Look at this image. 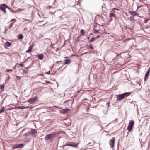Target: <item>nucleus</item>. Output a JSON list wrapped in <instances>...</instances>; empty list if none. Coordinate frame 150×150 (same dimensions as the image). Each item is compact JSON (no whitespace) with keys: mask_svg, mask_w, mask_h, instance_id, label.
I'll use <instances>...</instances> for the list:
<instances>
[{"mask_svg":"<svg viewBox=\"0 0 150 150\" xmlns=\"http://www.w3.org/2000/svg\"><path fill=\"white\" fill-rule=\"evenodd\" d=\"M56 134L55 133H52L47 135L45 137V138L47 140L53 138L56 135Z\"/></svg>","mask_w":150,"mask_h":150,"instance_id":"nucleus-3","label":"nucleus"},{"mask_svg":"<svg viewBox=\"0 0 150 150\" xmlns=\"http://www.w3.org/2000/svg\"><path fill=\"white\" fill-rule=\"evenodd\" d=\"M150 72V68H149L148 69V70L146 72L145 75L146 77H148L149 76V74Z\"/></svg>","mask_w":150,"mask_h":150,"instance_id":"nucleus-13","label":"nucleus"},{"mask_svg":"<svg viewBox=\"0 0 150 150\" xmlns=\"http://www.w3.org/2000/svg\"><path fill=\"white\" fill-rule=\"evenodd\" d=\"M45 83L46 84H48V83L52 84L50 82L48 81H47V80H45Z\"/></svg>","mask_w":150,"mask_h":150,"instance_id":"nucleus-26","label":"nucleus"},{"mask_svg":"<svg viewBox=\"0 0 150 150\" xmlns=\"http://www.w3.org/2000/svg\"><path fill=\"white\" fill-rule=\"evenodd\" d=\"M68 110L67 109H63L61 111V113H67L68 111Z\"/></svg>","mask_w":150,"mask_h":150,"instance_id":"nucleus-14","label":"nucleus"},{"mask_svg":"<svg viewBox=\"0 0 150 150\" xmlns=\"http://www.w3.org/2000/svg\"><path fill=\"white\" fill-rule=\"evenodd\" d=\"M117 118H116L115 119V121H117Z\"/></svg>","mask_w":150,"mask_h":150,"instance_id":"nucleus-41","label":"nucleus"},{"mask_svg":"<svg viewBox=\"0 0 150 150\" xmlns=\"http://www.w3.org/2000/svg\"><path fill=\"white\" fill-rule=\"evenodd\" d=\"M93 33H99V30H98L95 29V30H93Z\"/></svg>","mask_w":150,"mask_h":150,"instance_id":"nucleus-22","label":"nucleus"},{"mask_svg":"<svg viewBox=\"0 0 150 150\" xmlns=\"http://www.w3.org/2000/svg\"><path fill=\"white\" fill-rule=\"evenodd\" d=\"M30 134H35L37 133V131L35 129H33L30 132Z\"/></svg>","mask_w":150,"mask_h":150,"instance_id":"nucleus-11","label":"nucleus"},{"mask_svg":"<svg viewBox=\"0 0 150 150\" xmlns=\"http://www.w3.org/2000/svg\"><path fill=\"white\" fill-rule=\"evenodd\" d=\"M88 46L91 49H93V47L91 44H90Z\"/></svg>","mask_w":150,"mask_h":150,"instance_id":"nucleus-23","label":"nucleus"},{"mask_svg":"<svg viewBox=\"0 0 150 150\" xmlns=\"http://www.w3.org/2000/svg\"><path fill=\"white\" fill-rule=\"evenodd\" d=\"M70 60L69 59H66L64 61V64L65 65L67 64H69L70 63Z\"/></svg>","mask_w":150,"mask_h":150,"instance_id":"nucleus-15","label":"nucleus"},{"mask_svg":"<svg viewBox=\"0 0 150 150\" xmlns=\"http://www.w3.org/2000/svg\"><path fill=\"white\" fill-rule=\"evenodd\" d=\"M81 33L82 34H84V31L83 30H81Z\"/></svg>","mask_w":150,"mask_h":150,"instance_id":"nucleus-28","label":"nucleus"},{"mask_svg":"<svg viewBox=\"0 0 150 150\" xmlns=\"http://www.w3.org/2000/svg\"><path fill=\"white\" fill-rule=\"evenodd\" d=\"M6 71L7 72H12V70L11 69H7L6 70Z\"/></svg>","mask_w":150,"mask_h":150,"instance_id":"nucleus-27","label":"nucleus"},{"mask_svg":"<svg viewBox=\"0 0 150 150\" xmlns=\"http://www.w3.org/2000/svg\"><path fill=\"white\" fill-rule=\"evenodd\" d=\"M4 110H5L4 109V107H3L0 110V113L3 112Z\"/></svg>","mask_w":150,"mask_h":150,"instance_id":"nucleus-21","label":"nucleus"},{"mask_svg":"<svg viewBox=\"0 0 150 150\" xmlns=\"http://www.w3.org/2000/svg\"><path fill=\"white\" fill-rule=\"evenodd\" d=\"M5 44L6 46L7 47L10 46L11 45V43L8 41L5 42Z\"/></svg>","mask_w":150,"mask_h":150,"instance_id":"nucleus-16","label":"nucleus"},{"mask_svg":"<svg viewBox=\"0 0 150 150\" xmlns=\"http://www.w3.org/2000/svg\"><path fill=\"white\" fill-rule=\"evenodd\" d=\"M115 143V137L111 139L109 141V143L110 146L113 149L114 147V144Z\"/></svg>","mask_w":150,"mask_h":150,"instance_id":"nucleus-5","label":"nucleus"},{"mask_svg":"<svg viewBox=\"0 0 150 150\" xmlns=\"http://www.w3.org/2000/svg\"><path fill=\"white\" fill-rule=\"evenodd\" d=\"M28 108V107H24L23 106H19L17 108L18 109H26L27 108Z\"/></svg>","mask_w":150,"mask_h":150,"instance_id":"nucleus-17","label":"nucleus"},{"mask_svg":"<svg viewBox=\"0 0 150 150\" xmlns=\"http://www.w3.org/2000/svg\"><path fill=\"white\" fill-rule=\"evenodd\" d=\"M55 1H54V3H55Z\"/></svg>","mask_w":150,"mask_h":150,"instance_id":"nucleus-49","label":"nucleus"},{"mask_svg":"<svg viewBox=\"0 0 150 150\" xmlns=\"http://www.w3.org/2000/svg\"><path fill=\"white\" fill-rule=\"evenodd\" d=\"M88 53V52H86L85 53H83L82 54H87V53Z\"/></svg>","mask_w":150,"mask_h":150,"instance_id":"nucleus-38","label":"nucleus"},{"mask_svg":"<svg viewBox=\"0 0 150 150\" xmlns=\"http://www.w3.org/2000/svg\"><path fill=\"white\" fill-rule=\"evenodd\" d=\"M134 125V122L133 120L131 121L129 123L128 126L127 128V129L129 131L127 132L128 133L132 131Z\"/></svg>","mask_w":150,"mask_h":150,"instance_id":"nucleus-2","label":"nucleus"},{"mask_svg":"<svg viewBox=\"0 0 150 150\" xmlns=\"http://www.w3.org/2000/svg\"><path fill=\"white\" fill-rule=\"evenodd\" d=\"M1 54V53H0V54Z\"/></svg>","mask_w":150,"mask_h":150,"instance_id":"nucleus-50","label":"nucleus"},{"mask_svg":"<svg viewBox=\"0 0 150 150\" xmlns=\"http://www.w3.org/2000/svg\"><path fill=\"white\" fill-rule=\"evenodd\" d=\"M43 58V55L42 54L38 55V58L40 60H42Z\"/></svg>","mask_w":150,"mask_h":150,"instance_id":"nucleus-12","label":"nucleus"},{"mask_svg":"<svg viewBox=\"0 0 150 150\" xmlns=\"http://www.w3.org/2000/svg\"><path fill=\"white\" fill-rule=\"evenodd\" d=\"M100 35H98V36L97 37H95V38H96V39H97V38H99V37H100Z\"/></svg>","mask_w":150,"mask_h":150,"instance_id":"nucleus-37","label":"nucleus"},{"mask_svg":"<svg viewBox=\"0 0 150 150\" xmlns=\"http://www.w3.org/2000/svg\"><path fill=\"white\" fill-rule=\"evenodd\" d=\"M10 79V77L9 76L8 78V79Z\"/></svg>","mask_w":150,"mask_h":150,"instance_id":"nucleus-43","label":"nucleus"},{"mask_svg":"<svg viewBox=\"0 0 150 150\" xmlns=\"http://www.w3.org/2000/svg\"><path fill=\"white\" fill-rule=\"evenodd\" d=\"M26 21L30 22H31V21L29 19H26L25 20Z\"/></svg>","mask_w":150,"mask_h":150,"instance_id":"nucleus-33","label":"nucleus"},{"mask_svg":"<svg viewBox=\"0 0 150 150\" xmlns=\"http://www.w3.org/2000/svg\"><path fill=\"white\" fill-rule=\"evenodd\" d=\"M138 15V13H136V15Z\"/></svg>","mask_w":150,"mask_h":150,"instance_id":"nucleus-44","label":"nucleus"},{"mask_svg":"<svg viewBox=\"0 0 150 150\" xmlns=\"http://www.w3.org/2000/svg\"><path fill=\"white\" fill-rule=\"evenodd\" d=\"M110 102H107L106 103V105H108V107H109L110 106Z\"/></svg>","mask_w":150,"mask_h":150,"instance_id":"nucleus-31","label":"nucleus"},{"mask_svg":"<svg viewBox=\"0 0 150 150\" xmlns=\"http://www.w3.org/2000/svg\"><path fill=\"white\" fill-rule=\"evenodd\" d=\"M129 13L132 16H135L136 15V13L135 12L130 11Z\"/></svg>","mask_w":150,"mask_h":150,"instance_id":"nucleus-18","label":"nucleus"},{"mask_svg":"<svg viewBox=\"0 0 150 150\" xmlns=\"http://www.w3.org/2000/svg\"><path fill=\"white\" fill-rule=\"evenodd\" d=\"M16 79L18 80H19L20 79L21 77L19 76H16Z\"/></svg>","mask_w":150,"mask_h":150,"instance_id":"nucleus-29","label":"nucleus"},{"mask_svg":"<svg viewBox=\"0 0 150 150\" xmlns=\"http://www.w3.org/2000/svg\"><path fill=\"white\" fill-rule=\"evenodd\" d=\"M41 83L43 84H45V83Z\"/></svg>","mask_w":150,"mask_h":150,"instance_id":"nucleus-45","label":"nucleus"},{"mask_svg":"<svg viewBox=\"0 0 150 150\" xmlns=\"http://www.w3.org/2000/svg\"><path fill=\"white\" fill-rule=\"evenodd\" d=\"M116 8H113L112 10L111 11V13H110L109 15V17H116V15L115 13V12L114 11Z\"/></svg>","mask_w":150,"mask_h":150,"instance_id":"nucleus-8","label":"nucleus"},{"mask_svg":"<svg viewBox=\"0 0 150 150\" xmlns=\"http://www.w3.org/2000/svg\"><path fill=\"white\" fill-rule=\"evenodd\" d=\"M24 146V144H16L15 145L14 147L16 148H21L23 147Z\"/></svg>","mask_w":150,"mask_h":150,"instance_id":"nucleus-9","label":"nucleus"},{"mask_svg":"<svg viewBox=\"0 0 150 150\" xmlns=\"http://www.w3.org/2000/svg\"><path fill=\"white\" fill-rule=\"evenodd\" d=\"M38 99V97L37 96L35 97L34 98H31V99L27 100V102L28 103H30V104L33 103L36 100Z\"/></svg>","mask_w":150,"mask_h":150,"instance_id":"nucleus-7","label":"nucleus"},{"mask_svg":"<svg viewBox=\"0 0 150 150\" xmlns=\"http://www.w3.org/2000/svg\"><path fill=\"white\" fill-rule=\"evenodd\" d=\"M6 8L8 9L9 8L8 6L5 4H2L0 7V9L3 11L4 13H6L5 9Z\"/></svg>","mask_w":150,"mask_h":150,"instance_id":"nucleus-6","label":"nucleus"},{"mask_svg":"<svg viewBox=\"0 0 150 150\" xmlns=\"http://www.w3.org/2000/svg\"><path fill=\"white\" fill-rule=\"evenodd\" d=\"M148 77H146V76H145V77H144V80L145 81L146 80Z\"/></svg>","mask_w":150,"mask_h":150,"instance_id":"nucleus-36","label":"nucleus"},{"mask_svg":"<svg viewBox=\"0 0 150 150\" xmlns=\"http://www.w3.org/2000/svg\"><path fill=\"white\" fill-rule=\"evenodd\" d=\"M15 19H12L11 20V21H15Z\"/></svg>","mask_w":150,"mask_h":150,"instance_id":"nucleus-39","label":"nucleus"},{"mask_svg":"<svg viewBox=\"0 0 150 150\" xmlns=\"http://www.w3.org/2000/svg\"><path fill=\"white\" fill-rule=\"evenodd\" d=\"M96 38L95 37L92 38L90 40V42H93L96 40Z\"/></svg>","mask_w":150,"mask_h":150,"instance_id":"nucleus-20","label":"nucleus"},{"mask_svg":"<svg viewBox=\"0 0 150 150\" xmlns=\"http://www.w3.org/2000/svg\"><path fill=\"white\" fill-rule=\"evenodd\" d=\"M130 92L125 93L123 94H119L116 97V101H120L125 98L129 96L131 94Z\"/></svg>","mask_w":150,"mask_h":150,"instance_id":"nucleus-1","label":"nucleus"},{"mask_svg":"<svg viewBox=\"0 0 150 150\" xmlns=\"http://www.w3.org/2000/svg\"><path fill=\"white\" fill-rule=\"evenodd\" d=\"M43 75V74H41V75Z\"/></svg>","mask_w":150,"mask_h":150,"instance_id":"nucleus-48","label":"nucleus"},{"mask_svg":"<svg viewBox=\"0 0 150 150\" xmlns=\"http://www.w3.org/2000/svg\"><path fill=\"white\" fill-rule=\"evenodd\" d=\"M33 48V47L32 45H30V46L29 47L28 49V50L25 51L26 53H29L31 52L32 51V49Z\"/></svg>","mask_w":150,"mask_h":150,"instance_id":"nucleus-10","label":"nucleus"},{"mask_svg":"<svg viewBox=\"0 0 150 150\" xmlns=\"http://www.w3.org/2000/svg\"><path fill=\"white\" fill-rule=\"evenodd\" d=\"M69 146L74 147H77L78 146V144L72 142H69L67 143L65 146Z\"/></svg>","mask_w":150,"mask_h":150,"instance_id":"nucleus-4","label":"nucleus"},{"mask_svg":"<svg viewBox=\"0 0 150 150\" xmlns=\"http://www.w3.org/2000/svg\"><path fill=\"white\" fill-rule=\"evenodd\" d=\"M87 38H88V40H89V39H90V38H89V37H87Z\"/></svg>","mask_w":150,"mask_h":150,"instance_id":"nucleus-42","label":"nucleus"},{"mask_svg":"<svg viewBox=\"0 0 150 150\" xmlns=\"http://www.w3.org/2000/svg\"><path fill=\"white\" fill-rule=\"evenodd\" d=\"M18 39H22L23 38V36L22 34H20L18 36Z\"/></svg>","mask_w":150,"mask_h":150,"instance_id":"nucleus-19","label":"nucleus"},{"mask_svg":"<svg viewBox=\"0 0 150 150\" xmlns=\"http://www.w3.org/2000/svg\"><path fill=\"white\" fill-rule=\"evenodd\" d=\"M59 62H59V61H58V62H57V63H59Z\"/></svg>","mask_w":150,"mask_h":150,"instance_id":"nucleus-47","label":"nucleus"},{"mask_svg":"<svg viewBox=\"0 0 150 150\" xmlns=\"http://www.w3.org/2000/svg\"><path fill=\"white\" fill-rule=\"evenodd\" d=\"M30 134V132H28L26 133L25 134V136H27L28 135H29Z\"/></svg>","mask_w":150,"mask_h":150,"instance_id":"nucleus-25","label":"nucleus"},{"mask_svg":"<svg viewBox=\"0 0 150 150\" xmlns=\"http://www.w3.org/2000/svg\"><path fill=\"white\" fill-rule=\"evenodd\" d=\"M19 65L21 67H23L24 66L23 64L22 63H21L19 64Z\"/></svg>","mask_w":150,"mask_h":150,"instance_id":"nucleus-32","label":"nucleus"},{"mask_svg":"<svg viewBox=\"0 0 150 150\" xmlns=\"http://www.w3.org/2000/svg\"><path fill=\"white\" fill-rule=\"evenodd\" d=\"M30 57H28V58H27V59H28V58H30Z\"/></svg>","mask_w":150,"mask_h":150,"instance_id":"nucleus-46","label":"nucleus"},{"mask_svg":"<svg viewBox=\"0 0 150 150\" xmlns=\"http://www.w3.org/2000/svg\"><path fill=\"white\" fill-rule=\"evenodd\" d=\"M4 87V85H1V86L0 88L1 89H2Z\"/></svg>","mask_w":150,"mask_h":150,"instance_id":"nucleus-34","label":"nucleus"},{"mask_svg":"<svg viewBox=\"0 0 150 150\" xmlns=\"http://www.w3.org/2000/svg\"><path fill=\"white\" fill-rule=\"evenodd\" d=\"M148 20V19H144L143 22L144 23H146Z\"/></svg>","mask_w":150,"mask_h":150,"instance_id":"nucleus-30","label":"nucleus"},{"mask_svg":"<svg viewBox=\"0 0 150 150\" xmlns=\"http://www.w3.org/2000/svg\"><path fill=\"white\" fill-rule=\"evenodd\" d=\"M112 20V18H110V21H110H110H111Z\"/></svg>","mask_w":150,"mask_h":150,"instance_id":"nucleus-40","label":"nucleus"},{"mask_svg":"<svg viewBox=\"0 0 150 150\" xmlns=\"http://www.w3.org/2000/svg\"><path fill=\"white\" fill-rule=\"evenodd\" d=\"M45 74H50V71H48V72H46L45 73Z\"/></svg>","mask_w":150,"mask_h":150,"instance_id":"nucleus-35","label":"nucleus"},{"mask_svg":"<svg viewBox=\"0 0 150 150\" xmlns=\"http://www.w3.org/2000/svg\"><path fill=\"white\" fill-rule=\"evenodd\" d=\"M13 23H14V22H13V23H11L10 24V26H9V28H8L9 29H11V28H12V27H13Z\"/></svg>","mask_w":150,"mask_h":150,"instance_id":"nucleus-24","label":"nucleus"}]
</instances>
